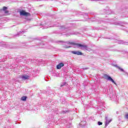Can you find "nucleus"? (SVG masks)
Instances as JSON below:
<instances>
[{
	"label": "nucleus",
	"instance_id": "0eeeda50",
	"mask_svg": "<svg viewBox=\"0 0 128 128\" xmlns=\"http://www.w3.org/2000/svg\"><path fill=\"white\" fill-rule=\"evenodd\" d=\"M68 44H72V46H77L78 44H76L74 42H69Z\"/></svg>",
	"mask_w": 128,
	"mask_h": 128
},
{
	"label": "nucleus",
	"instance_id": "f8f14e48",
	"mask_svg": "<svg viewBox=\"0 0 128 128\" xmlns=\"http://www.w3.org/2000/svg\"><path fill=\"white\" fill-rule=\"evenodd\" d=\"M98 126H102V122H98Z\"/></svg>",
	"mask_w": 128,
	"mask_h": 128
},
{
	"label": "nucleus",
	"instance_id": "9d476101",
	"mask_svg": "<svg viewBox=\"0 0 128 128\" xmlns=\"http://www.w3.org/2000/svg\"><path fill=\"white\" fill-rule=\"evenodd\" d=\"M6 10H8V8H7V7H6V6H4V7L2 8V10L6 11Z\"/></svg>",
	"mask_w": 128,
	"mask_h": 128
},
{
	"label": "nucleus",
	"instance_id": "4468645a",
	"mask_svg": "<svg viewBox=\"0 0 128 128\" xmlns=\"http://www.w3.org/2000/svg\"><path fill=\"white\" fill-rule=\"evenodd\" d=\"M4 13H5V14H8V10H6L4 11Z\"/></svg>",
	"mask_w": 128,
	"mask_h": 128
},
{
	"label": "nucleus",
	"instance_id": "f03ea898",
	"mask_svg": "<svg viewBox=\"0 0 128 128\" xmlns=\"http://www.w3.org/2000/svg\"><path fill=\"white\" fill-rule=\"evenodd\" d=\"M106 80H110V82H112L114 84H116V83L115 82L114 80V79L108 76H106Z\"/></svg>",
	"mask_w": 128,
	"mask_h": 128
},
{
	"label": "nucleus",
	"instance_id": "6e6552de",
	"mask_svg": "<svg viewBox=\"0 0 128 128\" xmlns=\"http://www.w3.org/2000/svg\"><path fill=\"white\" fill-rule=\"evenodd\" d=\"M112 122V120H106V126H108L110 124V122Z\"/></svg>",
	"mask_w": 128,
	"mask_h": 128
},
{
	"label": "nucleus",
	"instance_id": "f257e3e1",
	"mask_svg": "<svg viewBox=\"0 0 128 128\" xmlns=\"http://www.w3.org/2000/svg\"><path fill=\"white\" fill-rule=\"evenodd\" d=\"M20 16H30V14L28 12H26L24 10H22L20 12Z\"/></svg>",
	"mask_w": 128,
	"mask_h": 128
},
{
	"label": "nucleus",
	"instance_id": "20e7f679",
	"mask_svg": "<svg viewBox=\"0 0 128 128\" xmlns=\"http://www.w3.org/2000/svg\"><path fill=\"white\" fill-rule=\"evenodd\" d=\"M78 46H79L80 48H84L86 50H88V46L86 45H84V44H78Z\"/></svg>",
	"mask_w": 128,
	"mask_h": 128
},
{
	"label": "nucleus",
	"instance_id": "39448f33",
	"mask_svg": "<svg viewBox=\"0 0 128 128\" xmlns=\"http://www.w3.org/2000/svg\"><path fill=\"white\" fill-rule=\"evenodd\" d=\"M64 66V63H60L58 65L56 66V68L58 70H60L62 66Z\"/></svg>",
	"mask_w": 128,
	"mask_h": 128
},
{
	"label": "nucleus",
	"instance_id": "423d86ee",
	"mask_svg": "<svg viewBox=\"0 0 128 128\" xmlns=\"http://www.w3.org/2000/svg\"><path fill=\"white\" fill-rule=\"evenodd\" d=\"M22 80H28L30 78V76L28 75H23L22 76Z\"/></svg>",
	"mask_w": 128,
	"mask_h": 128
},
{
	"label": "nucleus",
	"instance_id": "1a4fd4ad",
	"mask_svg": "<svg viewBox=\"0 0 128 128\" xmlns=\"http://www.w3.org/2000/svg\"><path fill=\"white\" fill-rule=\"evenodd\" d=\"M22 100L25 101L26 100V96H22L21 98Z\"/></svg>",
	"mask_w": 128,
	"mask_h": 128
},
{
	"label": "nucleus",
	"instance_id": "dca6fc26",
	"mask_svg": "<svg viewBox=\"0 0 128 128\" xmlns=\"http://www.w3.org/2000/svg\"><path fill=\"white\" fill-rule=\"evenodd\" d=\"M70 48V46L67 47V48Z\"/></svg>",
	"mask_w": 128,
	"mask_h": 128
},
{
	"label": "nucleus",
	"instance_id": "2eb2a0df",
	"mask_svg": "<svg viewBox=\"0 0 128 128\" xmlns=\"http://www.w3.org/2000/svg\"><path fill=\"white\" fill-rule=\"evenodd\" d=\"M60 86L61 87L64 86V85H61Z\"/></svg>",
	"mask_w": 128,
	"mask_h": 128
},
{
	"label": "nucleus",
	"instance_id": "9b49d317",
	"mask_svg": "<svg viewBox=\"0 0 128 128\" xmlns=\"http://www.w3.org/2000/svg\"><path fill=\"white\" fill-rule=\"evenodd\" d=\"M118 68V70H121V72H124V69L120 67V66H117Z\"/></svg>",
	"mask_w": 128,
	"mask_h": 128
},
{
	"label": "nucleus",
	"instance_id": "7ed1b4c3",
	"mask_svg": "<svg viewBox=\"0 0 128 128\" xmlns=\"http://www.w3.org/2000/svg\"><path fill=\"white\" fill-rule=\"evenodd\" d=\"M73 54H76L77 56H82V53L80 51H72Z\"/></svg>",
	"mask_w": 128,
	"mask_h": 128
},
{
	"label": "nucleus",
	"instance_id": "ddd939ff",
	"mask_svg": "<svg viewBox=\"0 0 128 128\" xmlns=\"http://www.w3.org/2000/svg\"><path fill=\"white\" fill-rule=\"evenodd\" d=\"M125 118L128 120V113L126 114L125 115Z\"/></svg>",
	"mask_w": 128,
	"mask_h": 128
}]
</instances>
